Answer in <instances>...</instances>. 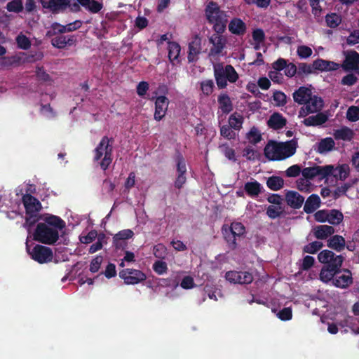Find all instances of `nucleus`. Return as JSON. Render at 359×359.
I'll return each instance as SVG.
<instances>
[{
    "instance_id": "49530a36",
    "label": "nucleus",
    "mask_w": 359,
    "mask_h": 359,
    "mask_svg": "<svg viewBox=\"0 0 359 359\" xmlns=\"http://www.w3.org/2000/svg\"><path fill=\"white\" fill-rule=\"evenodd\" d=\"M6 9L9 12L20 13L23 10V4L22 0H12L6 5Z\"/></svg>"
},
{
    "instance_id": "9b49d317",
    "label": "nucleus",
    "mask_w": 359,
    "mask_h": 359,
    "mask_svg": "<svg viewBox=\"0 0 359 359\" xmlns=\"http://www.w3.org/2000/svg\"><path fill=\"white\" fill-rule=\"evenodd\" d=\"M324 106L323 100L318 95H312L300 111V116H305L309 114L319 112Z\"/></svg>"
},
{
    "instance_id": "4c0bfd02",
    "label": "nucleus",
    "mask_w": 359,
    "mask_h": 359,
    "mask_svg": "<svg viewBox=\"0 0 359 359\" xmlns=\"http://www.w3.org/2000/svg\"><path fill=\"white\" fill-rule=\"evenodd\" d=\"M176 168L177 175H186L187 165L184 158L182 154L177 152L175 156Z\"/></svg>"
},
{
    "instance_id": "9d476101",
    "label": "nucleus",
    "mask_w": 359,
    "mask_h": 359,
    "mask_svg": "<svg viewBox=\"0 0 359 359\" xmlns=\"http://www.w3.org/2000/svg\"><path fill=\"white\" fill-rule=\"evenodd\" d=\"M223 33L214 32L208 41L212 46L210 49L209 55L211 57L219 56L226 47V39L222 35Z\"/></svg>"
},
{
    "instance_id": "2f4dec72",
    "label": "nucleus",
    "mask_w": 359,
    "mask_h": 359,
    "mask_svg": "<svg viewBox=\"0 0 359 359\" xmlns=\"http://www.w3.org/2000/svg\"><path fill=\"white\" fill-rule=\"evenodd\" d=\"M169 60L175 65V62H180L179 56L181 51L180 44L175 41H168V46Z\"/></svg>"
},
{
    "instance_id": "e433bc0d",
    "label": "nucleus",
    "mask_w": 359,
    "mask_h": 359,
    "mask_svg": "<svg viewBox=\"0 0 359 359\" xmlns=\"http://www.w3.org/2000/svg\"><path fill=\"white\" fill-rule=\"evenodd\" d=\"M350 168L348 164L339 165L333 172V176L340 180H345L349 175Z\"/></svg>"
},
{
    "instance_id": "4468645a",
    "label": "nucleus",
    "mask_w": 359,
    "mask_h": 359,
    "mask_svg": "<svg viewBox=\"0 0 359 359\" xmlns=\"http://www.w3.org/2000/svg\"><path fill=\"white\" fill-rule=\"evenodd\" d=\"M51 45L58 49H65L67 47L76 46L77 36L76 35L60 34L51 39Z\"/></svg>"
},
{
    "instance_id": "603ef678",
    "label": "nucleus",
    "mask_w": 359,
    "mask_h": 359,
    "mask_svg": "<svg viewBox=\"0 0 359 359\" xmlns=\"http://www.w3.org/2000/svg\"><path fill=\"white\" fill-rule=\"evenodd\" d=\"M18 46L22 50H27L31 46V41L25 35L20 34L16 38Z\"/></svg>"
},
{
    "instance_id": "cd10ccee",
    "label": "nucleus",
    "mask_w": 359,
    "mask_h": 359,
    "mask_svg": "<svg viewBox=\"0 0 359 359\" xmlns=\"http://www.w3.org/2000/svg\"><path fill=\"white\" fill-rule=\"evenodd\" d=\"M328 116L322 112H318L316 115L310 116L306 118L303 123L306 126H321L327 122Z\"/></svg>"
},
{
    "instance_id": "864d4df0",
    "label": "nucleus",
    "mask_w": 359,
    "mask_h": 359,
    "mask_svg": "<svg viewBox=\"0 0 359 359\" xmlns=\"http://www.w3.org/2000/svg\"><path fill=\"white\" fill-rule=\"evenodd\" d=\"M133 236L134 233L132 230L123 229L116 233L113 237V240L126 241L131 238Z\"/></svg>"
},
{
    "instance_id": "09e8293b",
    "label": "nucleus",
    "mask_w": 359,
    "mask_h": 359,
    "mask_svg": "<svg viewBox=\"0 0 359 359\" xmlns=\"http://www.w3.org/2000/svg\"><path fill=\"white\" fill-rule=\"evenodd\" d=\"M200 85L201 90L205 95L208 96L210 94H212L215 87L214 82L212 80L209 79L203 81L202 82H201Z\"/></svg>"
},
{
    "instance_id": "f8f14e48",
    "label": "nucleus",
    "mask_w": 359,
    "mask_h": 359,
    "mask_svg": "<svg viewBox=\"0 0 359 359\" xmlns=\"http://www.w3.org/2000/svg\"><path fill=\"white\" fill-rule=\"evenodd\" d=\"M225 278L235 284H250L253 281L252 273L247 271H229L226 273Z\"/></svg>"
},
{
    "instance_id": "3c124183",
    "label": "nucleus",
    "mask_w": 359,
    "mask_h": 359,
    "mask_svg": "<svg viewBox=\"0 0 359 359\" xmlns=\"http://www.w3.org/2000/svg\"><path fill=\"white\" fill-rule=\"evenodd\" d=\"M346 118L348 121L355 122L359 120V107L351 106L346 112Z\"/></svg>"
},
{
    "instance_id": "7c9ffc66",
    "label": "nucleus",
    "mask_w": 359,
    "mask_h": 359,
    "mask_svg": "<svg viewBox=\"0 0 359 359\" xmlns=\"http://www.w3.org/2000/svg\"><path fill=\"white\" fill-rule=\"evenodd\" d=\"M333 136L337 140L351 141L354 137L353 131L348 127L344 126L334 130Z\"/></svg>"
},
{
    "instance_id": "0e129e2a",
    "label": "nucleus",
    "mask_w": 359,
    "mask_h": 359,
    "mask_svg": "<svg viewBox=\"0 0 359 359\" xmlns=\"http://www.w3.org/2000/svg\"><path fill=\"white\" fill-rule=\"evenodd\" d=\"M252 39L255 43H262L265 40V34L262 29L257 28L252 31Z\"/></svg>"
},
{
    "instance_id": "ea45409f",
    "label": "nucleus",
    "mask_w": 359,
    "mask_h": 359,
    "mask_svg": "<svg viewBox=\"0 0 359 359\" xmlns=\"http://www.w3.org/2000/svg\"><path fill=\"white\" fill-rule=\"evenodd\" d=\"M284 210L281 205H269L266 208V215L272 219H276L283 215Z\"/></svg>"
},
{
    "instance_id": "aec40b11",
    "label": "nucleus",
    "mask_w": 359,
    "mask_h": 359,
    "mask_svg": "<svg viewBox=\"0 0 359 359\" xmlns=\"http://www.w3.org/2000/svg\"><path fill=\"white\" fill-rule=\"evenodd\" d=\"M280 151L279 142L275 140H269L264 149V154L269 161H281V159L277 158L280 156Z\"/></svg>"
},
{
    "instance_id": "6ab92c4d",
    "label": "nucleus",
    "mask_w": 359,
    "mask_h": 359,
    "mask_svg": "<svg viewBox=\"0 0 359 359\" xmlns=\"http://www.w3.org/2000/svg\"><path fill=\"white\" fill-rule=\"evenodd\" d=\"M285 200L288 206L297 210L302 208L304 197L296 191L289 190L285 195Z\"/></svg>"
},
{
    "instance_id": "393cba45",
    "label": "nucleus",
    "mask_w": 359,
    "mask_h": 359,
    "mask_svg": "<svg viewBox=\"0 0 359 359\" xmlns=\"http://www.w3.org/2000/svg\"><path fill=\"white\" fill-rule=\"evenodd\" d=\"M334 232V227L329 225H318L313 229V235L318 240L327 239Z\"/></svg>"
},
{
    "instance_id": "a18cd8bd",
    "label": "nucleus",
    "mask_w": 359,
    "mask_h": 359,
    "mask_svg": "<svg viewBox=\"0 0 359 359\" xmlns=\"http://www.w3.org/2000/svg\"><path fill=\"white\" fill-rule=\"evenodd\" d=\"M334 171V168L332 165H327L325 166L317 165L318 176H320L321 179L327 177L328 176L332 175Z\"/></svg>"
},
{
    "instance_id": "052dcab7",
    "label": "nucleus",
    "mask_w": 359,
    "mask_h": 359,
    "mask_svg": "<svg viewBox=\"0 0 359 359\" xmlns=\"http://www.w3.org/2000/svg\"><path fill=\"white\" fill-rule=\"evenodd\" d=\"M297 55L300 58H308L312 55V49L307 46H299L297 50Z\"/></svg>"
},
{
    "instance_id": "f257e3e1",
    "label": "nucleus",
    "mask_w": 359,
    "mask_h": 359,
    "mask_svg": "<svg viewBox=\"0 0 359 359\" xmlns=\"http://www.w3.org/2000/svg\"><path fill=\"white\" fill-rule=\"evenodd\" d=\"M318 259L319 262L323 264L319 273V278L322 282L328 283L336 275L341 272V266L344 260L342 255H337L331 250H323L318 255Z\"/></svg>"
},
{
    "instance_id": "680f3d73",
    "label": "nucleus",
    "mask_w": 359,
    "mask_h": 359,
    "mask_svg": "<svg viewBox=\"0 0 359 359\" xmlns=\"http://www.w3.org/2000/svg\"><path fill=\"white\" fill-rule=\"evenodd\" d=\"M302 174L304 178L313 180L318 176L317 166L305 168L302 170Z\"/></svg>"
},
{
    "instance_id": "58836bf2",
    "label": "nucleus",
    "mask_w": 359,
    "mask_h": 359,
    "mask_svg": "<svg viewBox=\"0 0 359 359\" xmlns=\"http://www.w3.org/2000/svg\"><path fill=\"white\" fill-rule=\"evenodd\" d=\"M334 141L331 137H326L323 139L318 144V151L320 153H325L327 151H332L334 147Z\"/></svg>"
},
{
    "instance_id": "13d9d810",
    "label": "nucleus",
    "mask_w": 359,
    "mask_h": 359,
    "mask_svg": "<svg viewBox=\"0 0 359 359\" xmlns=\"http://www.w3.org/2000/svg\"><path fill=\"white\" fill-rule=\"evenodd\" d=\"M315 264V259L310 255L305 256L303 259L299 269L302 271L309 270Z\"/></svg>"
},
{
    "instance_id": "338daca9",
    "label": "nucleus",
    "mask_w": 359,
    "mask_h": 359,
    "mask_svg": "<svg viewBox=\"0 0 359 359\" xmlns=\"http://www.w3.org/2000/svg\"><path fill=\"white\" fill-rule=\"evenodd\" d=\"M149 85L147 81H140L136 88L137 94L141 97H144L147 94V90H149Z\"/></svg>"
},
{
    "instance_id": "6e6552de",
    "label": "nucleus",
    "mask_w": 359,
    "mask_h": 359,
    "mask_svg": "<svg viewBox=\"0 0 359 359\" xmlns=\"http://www.w3.org/2000/svg\"><path fill=\"white\" fill-rule=\"evenodd\" d=\"M118 276L126 285H137L147 279L146 274L138 269H124L119 271Z\"/></svg>"
},
{
    "instance_id": "4d7b16f0",
    "label": "nucleus",
    "mask_w": 359,
    "mask_h": 359,
    "mask_svg": "<svg viewBox=\"0 0 359 359\" xmlns=\"http://www.w3.org/2000/svg\"><path fill=\"white\" fill-rule=\"evenodd\" d=\"M18 62L16 57L3 56L0 57V68H8Z\"/></svg>"
},
{
    "instance_id": "bb28decb",
    "label": "nucleus",
    "mask_w": 359,
    "mask_h": 359,
    "mask_svg": "<svg viewBox=\"0 0 359 359\" xmlns=\"http://www.w3.org/2000/svg\"><path fill=\"white\" fill-rule=\"evenodd\" d=\"M327 247L330 248L340 252L346 247V241L344 238L340 235H334L327 240Z\"/></svg>"
},
{
    "instance_id": "e2e57ef3",
    "label": "nucleus",
    "mask_w": 359,
    "mask_h": 359,
    "mask_svg": "<svg viewBox=\"0 0 359 359\" xmlns=\"http://www.w3.org/2000/svg\"><path fill=\"white\" fill-rule=\"evenodd\" d=\"M153 269L159 275L163 274L168 270L167 264L165 262L158 260L153 264Z\"/></svg>"
},
{
    "instance_id": "c03bdc74",
    "label": "nucleus",
    "mask_w": 359,
    "mask_h": 359,
    "mask_svg": "<svg viewBox=\"0 0 359 359\" xmlns=\"http://www.w3.org/2000/svg\"><path fill=\"white\" fill-rule=\"evenodd\" d=\"M325 21L328 27L335 28L341 23V18L337 13H332L326 15Z\"/></svg>"
},
{
    "instance_id": "72a5a7b5",
    "label": "nucleus",
    "mask_w": 359,
    "mask_h": 359,
    "mask_svg": "<svg viewBox=\"0 0 359 359\" xmlns=\"http://www.w3.org/2000/svg\"><path fill=\"white\" fill-rule=\"evenodd\" d=\"M222 232L229 248L231 250H235L237 248L236 238L238 236L232 233L231 230L227 229V225L222 226Z\"/></svg>"
},
{
    "instance_id": "f3484780",
    "label": "nucleus",
    "mask_w": 359,
    "mask_h": 359,
    "mask_svg": "<svg viewBox=\"0 0 359 359\" xmlns=\"http://www.w3.org/2000/svg\"><path fill=\"white\" fill-rule=\"evenodd\" d=\"M279 147L280 156L277 158L281 159V161L285 160L295 154L298 147L297 140L294 138L291 140L279 142Z\"/></svg>"
},
{
    "instance_id": "412c9836",
    "label": "nucleus",
    "mask_w": 359,
    "mask_h": 359,
    "mask_svg": "<svg viewBox=\"0 0 359 359\" xmlns=\"http://www.w3.org/2000/svg\"><path fill=\"white\" fill-rule=\"evenodd\" d=\"M229 31L236 36H243L247 29L246 24L239 18H232L228 24Z\"/></svg>"
},
{
    "instance_id": "5701e85b",
    "label": "nucleus",
    "mask_w": 359,
    "mask_h": 359,
    "mask_svg": "<svg viewBox=\"0 0 359 359\" xmlns=\"http://www.w3.org/2000/svg\"><path fill=\"white\" fill-rule=\"evenodd\" d=\"M286 118L280 113L274 112L267 121L268 126L273 130H280L286 126Z\"/></svg>"
},
{
    "instance_id": "a878e982",
    "label": "nucleus",
    "mask_w": 359,
    "mask_h": 359,
    "mask_svg": "<svg viewBox=\"0 0 359 359\" xmlns=\"http://www.w3.org/2000/svg\"><path fill=\"white\" fill-rule=\"evenodd\" d=\"M320 205V198L318 195L313 194L305 201L304 211L307 214L314 212Z\"/></svg>"
},
{
    "instance_id": "69168bd1",
    "label": "nucleus",
    "mask_w": 359,
    "mask_h": 359,
    "mask_svg": "<svg viewBox=\"0 0 359 359\" xmlns=\"http://www.w3.org/2000/svg\"><path fill=\"white\" fill-rule=\"evenodd\" d=\"M302 169L300 165L295 164L289 167L285 170V175L288 177H296L300 175Z\"/></svg>"
},
{
    "instance_id": "5fc2aeb1",
    "label": "nucleus",
    "mask_w": 359,
    "mask_h": 359,
    "mask_svg": "<svg viewBox=\"0 0 359 359\" xmlns=\"http://www.w3.org/2000/svg\"><path fill=\"white\" fill-rule=\"evenodd\" d=\"M220 134L229 140H233L236 137V133L232 130L229 125H224L220 128Z\"/></svg>"
},
{
    "instance_id": "c9c22d12",
    "label": "nucleus",
    "mask_w": 359,
    "mask_h": 359,
    "mask_svg": "<svg viewBox=\"0 0 359 359\" xmlns=\"http://www.w3.org/2000/svg\"><path fill=\"white\" fill-rule=\"evenodd\" d=\"M344 219L342 212L336 209H332L328 211V219L327 222L332 225L339 224Z\"/></svg>"
},
{
    "instance_id": "1a4fd4ad",
    "label": "nucleus",
    "mask_w": 359,
    "mask_h": 359,
    "mask_svg": "<svg viewBox=\"0 0 359 359\" xmlns=\"http://www.w3.org/2000/svg\"><path fill=\"white\" fill-rule=\"evenodd\" d=\"M158 92L154 91L151 97H147L150 100H155V111H154V119L156 121H161L165 115L168 110L169 100L164 96H157Z\"/></svg>"
},
{
    "instance_id": "8fccbe9b",
    "label": "nucleus",
    "mask_w": 359,
    "mask_h": 359,
    "mask_svg": "<svg viewBox=\"0 0 359 359\" xmlns=\"http://www.w3.org/2000/svg\"><path fill=\"white\" fill-rule=\"evenodd\" d=\"M315 72L314 67L312 65H309L307 63L302 62L299 63L297 67V74H311Z\"/></svg>"
},
{
    "instance_id": "c85d7f7f",
    "label": "nucleus",
    "mask_w": 359,
    "mask_h": 359,
    "mask_svg": "<svg viewBox=\"0 0 359 359\" xmlns=\"http://www.w3.org/2000/svg\"><path fill=\"white\" fill-rule=\"evenodd\" d=\"M42 223L48 226H53V228L58 231H62L66 227L65 222L63 219L58 216L53 215L47 216L44 219V222Z\"/></svg>"
},
{
    "instance_id": "f704fd0d",
    "label": "nucleus",
    "mask_w": 359,
    "mask_h": 359,
    "mask_svg": "<svg viewBox=\"0 0 359 359\" xmlns=\"http://www.w3.org/2000/svg\"><path fill=\"white\" fill-rule=\"evenodd\" d=\"M266 186L272 191H278L284 186V180L279 176H271L266 180Z\"/></svg>"
},
{
    "instance_id": "37998d69",
    "label": "nucleus",
    "mask_w": 359,
    "mask_h": 359,
    "mask_svg": "<svg viewBox=\"0 0 359 359\" xmlns=\"http://www.w3.org/2000/svg\"><path fill=\"white\" fill-rule=\"evenodd\" d=\"M323 247L321 241H316L306 245L303 248V252L309 254H316Z\"/></svg>"
},
{
    "instance_id": "c756f323",
    "label": "nucleus",
    "mask_w": 359,
    "mask_h": 359,
    "mask_svg": "<svg viewBox=\"0 0 359 359\" xmlns=\"http://www.w3.org/2000/svg\"><path fill=\"white\" fill-rule=\"evenodd\" d=\"M217 102L223 114H228L233 110V104L227 93H221L217 97Z\"/></svg>"
},
{
    "instance_id": "4be33fe9",
    "label": "nucleus",
    "mask_w": 359,
    "mask_h": 359,
    "mask_svg": "<svg viewBox=\"0 0 359 359\" xmlns=\"http://www.w3.org/2000/svg\"><path fill=\"white\" fill-rule=\"evenodd\" d=\"M313 66L315 70L320 72L337 70L340 67L339 64L323 59H317L314 60L313 62Z\"/></svg>"
},
{
    "instance_id": "0eeeda50",
    "label": "nucleus",
    "mask_w": 359,
    "mask_h": 359,
    "mask_svg": "<svg viewBox=\"0 0 359 359\" xmlns=\"http://www.w3.org/2000/svg\"><path fill=\"white\" fill-rule=\"evenodd\" d=\"M27 250L31 258L39 264L50 262L53 258V250L49 247L36 244L32 250Z\"/></svg>"
},
{
    "instance_id": "7ed1b4c3",
    "label": "nucleus",
    "mask_w": 359,
    "mask_h": 359,
    "mask_svg": "<svg viewBox=\"0 0 359 359\" xmlns=\"http://www.w3.org/2000/svg\"><path fill=\"white\" fill-rule=\"evenodd\" d=\"M113 137L104 136L94 149L93 161H100V168L105 171L109 167L113 160Z\"/></svg>"
},
{
    "instance_id": "ddd939ff",
    "label": "nucleus",
    "mask_w": 359,
    "mask_h": 359,
    "mask_svg": "<svg viewBox=\"0 0 359 359\" xmlns=\"http://www.w3.org/2000/svg\"><path fill=\"white\" fill-rule=\"evenodd\" d=\"M43 8L48 9L53 14L64 12L70 4L69 0H40Z\"/></svg>"
},
{
    "instance_id": "a19ab883",
    "label": "nucleus",
    "mask_w": 359,
    "mask_h": 359,
    "mask_svg": "<svg viewBox=\"0 0 359 359\" xmlns=\"http://www.w3.org/2000/svg\"><path fill=\"white\" fill-rule=\"evenodd\" d=\"M247 139L250 143L256 144L262 140V135L259 130L256 127H252L250 131L247 133Z\"/></svg>"
},
{
    "instance_id": "de8ad7c7",
    "label": "nucleus",
    "mask_w": 359,
    "mask_h": 359,
    "mask_svg": "<svg viewBox=\"0 0 359 359\" xmlns=\"http://www.w3.org/2000/svg\"><path fill=\"white\" fill-rule=\"evenodd\" d=\"M228 230H231L232 233L236 235L238 237H241L245 233V228L244 225L241 222H233L231 226H227Z\"/></svg>"
},
{
    "instance_id": "423d86ee",
    "label": "nucleus",
    "mask_w": 359,
    "mask_h": 359,
    "mask_svg": "<svg viewBox=\"0 0 359 359\" xmlns=\"http://www.w3.org/2000/svg\"><path fill=\"white\" fill-rule=\"evenodd\" d=\"M22 201L25 208L27 222L30 224L35 223L37 221L35 217H36L37 213L42 208L41 203L36 198L29 194L23 195Z\"/></svg>"
},
{
    "instance_id": "473e14b6",
    "label": "nucleus",
    "mask_w": 359,
    "mask_h": 359,
    "mask_svg": "<svg viewBox=\"0 0 359 359\" xmlns=\"http://www.w3.org/2000/svg\"><path fill=\"white\" fill-rule=\"evenodd\" d=\"M262 187L259 182L255 180L253 182H248L244 185L245 193L252 198H255L262 192Z\"/></svg>"
},
{
    "instance_id": "774afa93",
    "label": "nucleus",
    "mask_w": 359,
    "mask_h": 359,
    "mask_svg": "<svg viewBox=\"0 0 359 359\" xmlns=\"http://www.w3.org/2000/svg\"><path fill=\"white\" fill-rule=\"evenodd\" d=\"M277 316L281 320H289L292 317V309L290 307H285L278 313Z\"/></svg>"
},
{
    "instance_id": "b1692460",
    "label": "nucleus",
    "mask_w": 359,
    "mask_h": 359,
    "mask_svg": "<svg viewBox=\"0 0 359 359\" xmlns=\"http://www.w3.org/2000/svg\"><path fill=\"white\" fill-rule=\"evenodd\" d=\"M312 95V92L310 88L301 86L294 92L293 99L295 102L299 104H305V103L311 99Z\"/></svg>"
},
{
    "instance_id": "6e6d98bb",
    "label": "nucleus",
    "mask_w": 359,
    "mask_h": 359,
    "mask_svg": "<svg viewBox=\"0 0 359 359\" xmlns=\"http://www.w3.org/2000/svg\"><path fill=\"white\" fill-rule=\"evenodd\" d=\"M243 156L249 161H255L259 156V153L257 150L248 146L243 149Z\"/></svg>"
},
{
    "instance_id": "39448f33",
    "label": "nucleus",
    "mask_w": 359,
    "mask_h": 359,
    "mask_svg": "<svg viewBox=\"0 0 359 359\" xmlns=\"http://www.w3.org/2000/svg\"><path fill=\"white\" fill-rule=\"evenodd\" d=\"M59 231L53 226H48L43 223L36 225L33 233L34 240L46 245H54L59 239Z\"/></svg>"
},
{
    "instance_id": "bf43d9fd",
    "label": "nucleus",
    "mask_w": 359,
    "mask_h": 359,
    "mask_svg": "<svg viewBox=\"0 0 359 359\" xmlns=\"http://www.w3.org/2000/svg\"><path fill=\"white\" fill-rule=\"evenodd\" d=\"M273 99L278 106H284L287 103V97L284 93L276 90L273 95Z\"/></svg>"
},
{
    "instance_id": "79ce46f5",
    "label": "nucleus",
    "mask_w": 359,
    "mask_h": 359,
    "mask_svg": "<svg viewBox=\"0 0 359 359\" xmlns=\"http://www.w3.org/2000/svg\"><path fill=\"white\" fill-rule=\"evenodd\" d=\"M243 118L242 116L236 115V113L230 115L229 118V126L236 130H239L242 128Z\"/></svg>"
},
{
    "instance_id": "20e7f679",
    "label": "nucleus",
    "mask_w": 359,
    "mask_h": 359,
    "mask_svg": "<svg viewBox=\"0 0 359 359\" xmlns=\"http://www.w3.org/2000/svg\"><path fill=\"white\" fill-rule=\"evenodd\" d=\"M214 76L216 83L219 89L227 86V81L235 83L238 79V74L231 65L217 64L214 66Z\"/></svg>"
},
{
    "instance_id": "2eb2a0df",
    "label": "nucleus",
    "mask_w": 359,
    "mask_h": 359,
    "mask_svg": "<svg viewBox=\"0 0 359 359\" xmlns=\"http://www.w3.org/2000/svg\"><path fill=\"white\" fill-rule=\"evenodd\" d=\"M340 66L345 72L355 71L359 74V53L355 50L348 52Z\"/></svg>"
},
{
    "instance_id": "dca6fc26",
    "label": "nucleus",
    "mask_w": 359,
    "mask_h": 359,
    "mask_svg": "<svg viewBox=\"0 0 359 359\" xmlns=\"http://www.w3.org/2000/svg\"><path fill=\"white\" fill-rule=\"evenodd\" d=\"M201 38L196 34L189 43V51L187 59L189 63H193L198 60V55L201 52Z\"/></svg>"
},
{
    "instance_id": "f03ea898",
    "label": "nucleus",
    "mask_w": 359,
    "mask_h": 359,
    "mask_svg": "<svg viewBox=\"0 0 359 359\" xmlns=\"http://www.w3.org/2000/svg\"><path fill=\"white\" fill-rule=\"evenodd\" d=\"M205 16L209 25H212L214 32L224 33L228 23V15L215 1H210L206 5Z\"/></svg>"
},
{
    "instance_id": "a211bd4d",
    "label": "nucleus",
    "mask_w": 359,
    "mask_h": 359,
    "mask_svg": "<svg viewBox=\"0 0 359 359\" xmlns=\"http://www.w3.org/2000/svg\"><path fill=\"white\" fill-rule=\"evenodd\" d=\"M342 271L346 273L336 275L330 282L337 287L345 289L353 283V277L351 271L349 269H343Z\"/></svg>"
}]
</instances>
